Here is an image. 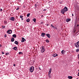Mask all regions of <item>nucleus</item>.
Masks as SVG:
<instances>
[{
	"instance_id": "obj_1",
	"label": "nucleus",
	"mask_w": 79,
	"mask_h": 79,
	"mask_svg": "<svg viewBox=\"0 0 79 79\" xmlns=\"http://www.w3.org/2000/svg\"><path fill=\"white\" fill-rule=\"evenodd\" d=\"M40 49L41 50V52L42 53H44V51H45V49L44 46H42L40 48Z\"/></svg>"
},
{
	"instance_id": "obj_2",
	"label": "nucleus",
	"mask_w": 79,
	"mask_h": 79,
	"mask_svg": "<svg viewBox=\"0 0 79 79\" xmlns=\"http://www.w3.org/2000/svg\"><path fill=\"white\" fill-rule=\"evenodd\" d=\"M34 67L33 66H32L30 68V71L31 73H32L33 71H34Z\"/></svg>"
},
{
	"instance_id": "obj_3",
	"label": "nucleus",
	"mask_w": 79,
	"mask_h": 79,
	"mask_svg": "<svg viewBox=\"0 0 79 79\" xmlns=\"http://www.w3.org/2000/svg\"><path fill=\"white\" fill-rule=\"evenodd\" d=\"M63 10L65 12H67L68 11V9L66 6H65L64 8L63 9Z\"/></svg>"
},
{
	"instance_id": "obj_4",
	"label": "nucleus",
	"mask_w": 79,
	"mask_h": 79,
	"mask_svg": "<svg viewBox=\"0 0 79 79\" xmlns=\"http://www.w3.org/2000/svg\"><path fill=\"white\" fill-rule=\"evenodd\" d=\"M9 20H12V21H14L15 20V18L14 17H12L10 18Z\"/></svg>"
},
{
	"instance_id": "obj_5",
	"label": "nucleus",
	"mask_w": 79,
	"mask_h": 79,
	"mask_svg": "<svg viewBox=\"0 0 79 79\" xmlns=\"http://www.w3.org/2000/svg\"><path fill=\"white\" fill-rule=\"evenodd\" d=\"M52 55V57H54L58 56V55L56 53V54H53V55Z\"/></svg>"
},
{
	"instance_id": "obj_6",
	"label": "nucleus",
	"mask_w": 79,
	"mask_h": 79,
	"mask_svg": "<svg viewBox=\"0 0 79 79\" xmlns=\"http://www.w3.org/2000/svg\"><path fill=\"white\" fill-rule=\"evenodd\" d=\"M7 33L9 34H10L12 33V31L11 30H9L7 31Z\"/></svg>"
},
{
	"instance_id": "obj_7",
	"label": "nucleus",
	"mask_w": 79,
	"mask_h": 79,
	"mask_svg": "<svg viewBox=\"0 0 79 79\" xmlns=\"http://www.w3.org/2000/svg\"><path fill=\"white\" fill-rule=\"evenodd\" d=\"M26 41V40L23 37L22 38V40H21V42H23Z\"/></svg>"
},
{
	"instance_id": "obj_8",
	"label": "nucleus",
	"mask_w": 79,
	"mask_h": 79,
	"mask_svg": "<svg viewBox=\"0 0 79 79\" xmlns=\"http://www.w3.org/2000/svg\"><path fill=\"white\" fill-rule=\"evenodd\" d=\"M45 35H46V34H45V33H42L41 36H42V37H44Z\"/></svg>"
},
{
	"instance_id": "obj_9",
	"label": "nucleus",
	"mask_w": 79,
	"mask_h": 79,
	"mask_svg": "<svg viewBox=\"0 0 79 79\" xmlns=\"http://www.w3.org/2000/svg\"><path fill=\"white\" fill-rule=\"evenodd\" d=\"M61 12L63 14H64L65 12V11L64 10H62L61 11Z\"/></svg>"
},
{
	"instance_id": "obj_10",
	"label": "nucleus",
	"mask_w": 79,
	"mask_h": 79,
	"mask_svg": "<svg viewBox=\"0 0 79 79\" xmlns=\"http://www.w3.org/2000/svg\"><path fill=\"white\" fill-rule=\"evenodd\" d=\"M48 76L50 78H52V77H51V74L50 73H49L48 74Z\"/></svg>"
},
{
	"instance_id": "obj_11",
	"label": "nucleus",
	"mask_w": 79,
	"mask_h": 79,
	"mask_svg": "<svg viewBox=\"0 0 79 79\" xmlns=\"http://www.w3.org/2000/svg\"><path fill=\"white\" fill-rule=\"evenodd\" d=\"M46 35L47 36H48V38H50V35L48 34H46Z\"/></svg>"
},
{
	"instance_id": "obj_12",
	"label": "nucleus",
	"mask_w": 79,
	"mask_h": 79,
	"mask_svg": "<svg viewBox=\"0 0 79 79\" xmlns=\"http://www.w3.org/2000/svg\"><path fill=\"white\" fill-rule=\"evenodd\" d=\"M77 9L79 11V6L77 5Z\"/></svg>"
},
{
	"instance_id": "obj_13",
	"label": "nucleus",
	"mask_w": 79,
	"mask_h": 79,
	"mask_svg": "<svg viewBox=\"0 0 79 79\" xmlns=\"http://www.w3.org/2000/svg\"><path fill=\"white\" fill-rule=\"evenodd\" d=\"M14 38H12V39H11V41H12V42H13L14 41Z\"/></svg>"
},
{
	"instance_id": "obj_14",
	"label": "nucleus",
	"mask_w": 79,
	"mask_h": 79,
	"mask_svg": "<svg viewBox=\"0 0 79 79\" xmlns=\"http://www.w3.org/2000/svg\"><path fill=\"white\" fill-rule=\"evenodd\" d=\"M15 44L17 45H18L19 44V43L17 41H15L14 42Z\"/></svg>"
},
{
	"instance_id": "obj_15",
	"label": "nucleus",
	"mask_w": 79,
	"mask_h": 79,
	"mask_svg": "<svg viewBox=\"0 0 79 79\" xmlns=\"http://www.w3.org/2000/svg\"><path fill=\"white\" fill-rule=\"evenodd\" d=\"M13 49L15 50H17V48L16 47H14L13 48Z\"/></svg>"
},
{
	"instance_id": "obj_16",
	"label": "nucleus",
	"mask_w": 79,
	"mask_h": 79,
	"mask_svg": "<svg viewBox=\"0 0 79 79\" xmlns=\"http://www.w3.org/2000/svg\"><path fill=\"white\" fill-rule=\"evenodd\" d=\"M26 21L27 22H29L30 21V19H28L26 20Z\"/></svg>"
},
{
	"instance_id": "obj_17",
	"label": "nucleus",
	"mask_w": 79,
	"mask_h": 79,
	"mask_svg": "<svg viewBox=\"0 0 79 79\" xmlns=\"http://www.w3.org/2000/svg\"><path fill=\"white\" fill-rule=\"evenodd\" d=\"M4 23L5 24H7V21H6V20H5L4 21Z\"/></svg>"
},
{
	"instance_id": "obj_18",
	"label": "nucleus",
	"mask_w": 79,
	"mask_h": 79,
	"mask_svg": "<svg viewBox=\"0 0 79 79\" xmlns=\"http://www.w3.org/2000/svg\"><path fill=\"white\" fill-rule=\"evenodd\" d=\"M52 69H51V68H50V69L49 70V72H48V73H50V74L51 73V71H52Z\"/></svg>"
},
{
	"instance_id": "obj_19",
	"label": "nucleus",
	"mask_w": 79,
	"mask_h": 79,
	"mask_svg": "<svg viewBox=\"0 0 79 79\" xmlns=\"http://www.w3.org/2000/svg\"><path fill=\"white\" fill-rule=\"evenodd\" d=\"M12 37H14V38H16V37L17 36H16V35L14 34L13 35H12Z\"/></svg>"
},
{
	"instance_id": "obj_20",
	"label": "nucleus",
	"mask_w": 79,
	"mask_h": 79,
	"mask_svg": "<svg viewBox=\"0 0 79 79\" xmlns=\"http://www.w3.org/2000/svg\"><path fill=\"white\" fill-rule=\"evenodd\" d=\"M68 78L69 79H72L73 78V77L69 76L68 77Z\"/></svg>"
},
{
	"instance_id": "obj_21",
	"label": "nucleus",
	"mask_w": 79,
	"mask_h": 79,
	"mask_svg": "<svg viewBox=\"0 0 79 79\" xmlns=\"http://www.w3.org/2000/svg\"><path fill=\"white\" fill-rule=\"evenodd\" d=\"M74 45H75V46L77 48L79 47V45H78V46H77V44H74Z\"/></svg>"
},
{
	"instance_id": "obj_22",
	"label": "nucleus",
	"mask_w": 79,
	"mask_h": 79,
	"mask_svg": "<svg viewBox=\"0 0 79 79\" xmlns=\"http://www.w3.org/2000/svg\"><path fill=\"white\" fill-rule=\"evenodd\" d=\"M64 50H62L61 51V53L62 54H64Z\"/></svg>"
},
{
	"instance_id": "obj_23",
	"label": "nucleus",
	"mask_w": 79,
	"mask_h": 79,
	"mask_svg": "<svg viewBox=\"0 0 79 79\" xmlns=\"http://www.w3.org/2000/svg\"><path fill=\"white\" fill-rule=\"evenodd\" d=\"M30 13H28V14H27V17H29L30 16Z\"/></svg>"
},
{
	"instance_id": "obj_24",
	"label": "nucleus",
	"mask_w": 79,
	"mask_h": 79,
	"mask_svg": "<svg viewBox=\"0 0 79 79\" xmlns=\"http://www.w3.org/2000/svg\"><path fill=\"white\" fill-rule=\"evenodd\" d=\"M34 22H36V19L35 18H34L33 20Z\"/></svg>"
},
{
	"instance_id": "obj_25",
	"label": "nucleus",
	"mask_w": 79,
	"mask_h": 79,
	"mask_svg": "<svg viewBox=\"0 0 79 79\" xmlns=\"http://www.w3.org/2000/svg\"><path fill=\"white\" fill-rule=\"evenodd\" d=\"M75 44H76V45H79V41H78L77 43Z\"/></svg>"
},
{
	"instance_id": "obj_26",
	"label": "nucleus",
	"mask_w": 79,
	"mask_h": 79,
	"mask_svg": "<svg viewBox=\"0 0 79 79\" xmlns=\"http://www.w3.org/2000/svg\"><path fill=\"white\" fill-rule=\"evenodd\" d=\"M45 41L47 43H49V41L48 40H46Z\"/></svg>"
},
{
	"instance_id": "obj_27",
	"label": "nucleus",
	"mask_w": 79,
	"mask_h": 79,
	"mask_svg": "<svg viewBox=\"0 0 79 79\" xmlns=\"http://www.w3.org/2000/svg\"><path fill=\"white\" fill-rule=\"evenodd\" d=\"M53 25H51V26L54 29L55 28V27H54V26H53Z\"/></svg>"
},
{
	"instance_id": "obj_28",
	"label": "nucleus",
	"mask_w": 79,
	"mask_h": 79,
	"mask_svg": "<svg viewBox=\"0 0 79 79\" xmlns=\"http://www.w3.org/2000/svg\"><path fill=\"white\" fill-rule=\"evenodd\" d=\"M22 54V52H19V55H20V54Z\"/></svg>"
},
{
	"instance_id": "obj_29",
	"label": "nucleus",
	"mask_w": 79,
	"mask_h": 79,
	"mask_svg": "<svg viewBox=\"0 0 79 79\" xmlns=\"http://www.w3.org/2000/svg\"><path fill=\"white\" fill-rule=\"evenodd\" d=\"M2 29H4L6 27L5 26H2Z\"/></svg>"
},
{
	"instance_id": "obj_30",
	"label": "nucleus",
	"mask_w": 79,
	"mask_h": 79,
	"mask_svg": "<svg viewBox=\"0 0 79 79\" xmlns=\"http://www.w3.org/2000/svg\"><path fill=\"white\" fill-rule=\"evenodd\" d=\"M9 54V52H7L6 54V55H8Z\"/></svg>"
},
{
	"instance_id": "obj_31",
	"label": "nucleus",
	"mask_w": 79,
	"mask_h": 79,
	"mask_svg": "<svg viewBox=\"0 0 79 79\" xmlns=\"http://www.w3.org/2000/svg\"><path fill=\"white\" fill-rule=\"evenodd\" d=\"M20 18H23V16L20 15Z\"/></svg>"
},
{
	"instance_id": "obj_32",
	"label": "nucleus",
	"mask_w": 79,
	"mask_h": 79,
	"mask_svg": "<svg viewBox=\"0 0 79 79\" xmlns=\"http://www.w3.org/2000/svg\"><path fill=\"white\" fill-rule=\"evenodd\" d=\"M19 8H18L16 9V10H19Z\"/></svg>"
},
{
	"instance_id": "obj_33",
	"label": "nucleus",
	"mask_w": 79,
	"mask_h": 79,
	"mask_svg": "<svg viewBox=\"0 0 79 79\" xmlns=\"http://www.w3.org/2000/svg\"><path fill=\"white\" fill-rule=\"evenodd\" d=\"M54 29H55V30H57V28H56V27H55L54 28Z\"/></svg>"
},
{
	"instance_id": "obj_34",
	"label": "nucleus",
	"mask_w": 79,
	"mask_h": 79,
	"mask_svg": "<svg viewBox=\"0 0 79 79\" xmlns=\"http://www.w3.org/2000/svg\"><path fill=\"white\" fill-rule=\"evenodd\" d=\"M66 22H67V23H68L69 22V21H68V19L66 20Z\"/></svg>"
},
{
	"instance_id": "obj_35",
	"label": "nucleus",
	"mask_w": 79,
	"mask_h": 79,
	"mask_svg": "<svg viewBox=\"0 0 79 79\" xmlns=\"http://www.w3.org/2000/svg\"><path fill=\"white\" fill-rule=\"evenodd\" d=\"M69 21H71V19H68Z\"/></svg>"
},
{
	"instance_id": "obj_36",
	"label": "nucleus",
	"mask_w": 79,
	"mask_h": 79,
	"mask_svg": "<svg viewBox=\"0 0 79 79\" xmlns=\"http://www.w3.org/2000/svg\"><path fill=\"white\" fill-rule=\"evenodd\" d=\"M2 55H3L4 54V52H2Z\"/></svg>"
},
{
	"instance_id": "obj_37",
	"label": "nucleus",
	"mask_w": 79,
	"mask_h": 79,
	"mask_svg": "<svg viewBox=\"0 0 79 79\" xmlns=\"http://www.w3.org/2000/svg\"><path fill=\"white\" fill-rule=\"evenodd\" d=\"M39 69L40 70H41V68H40V67H39Z\"/></svg>"
},
{
	"instance_id": "obj_38",
	"label": "nucleus",
	"mask_w": 79,
	"mask_h": 79,
	"mask_svg": "<svg viewBox=\"0 0 79 79\" xmlns=\"http://www.w3.org/2000/svg\"><path fill=\"white\" fill-rule=\"evenodd\" d=\"M7 35H4V37H6Z\"/></svg>"
},
{
	"instance_id": "obj_39",
	"label": "nucleus",
	"mask_w": 79,
	"mask_h": 79,
	"mask_svg": "<svg viewBox=\"0 0 79 79\" xmlns=\"http://www.w3.org/2000/svg\"><path fill=\"white\" fill-rule=\"evenodd\" d=\"M43 23H43V22H41V24H43Z\"/></svg>"
},
{
	"instance_id": "obj_40",
	"label": "nucleus",
	"mask_w": 79,
	"mask_h": 79,
	"mask_svg": "<svg viewBox=\"0 0 79 79\" xmlns=\"http://www.w3.org/2000/svg\"><path fill=\"white\" fill-rule=\"evenodd\" d=\"M2 9H0V11H2Z\"/></svg>"
},
{
	"instance_id": "obj_41",
	"label": "nucleus",
	"mask_w": 79,
	"mask_h": 79,
	"mask_svg": "<svg viewBox=\"0 0 79 79\" xmlns=\"http://www.w3.org/2000/svg\"><path fill=\"white\" fill-rule=\"evenodd\" d=\"M13 66H15V64H13Z\"/></svg>"
},
{
	"instance_id": "obj_42",
	"label": "nucleus",
	"mask_w": 79,
	"mask_h": 79,
	"mask_svg": "<svg viewBox=\"0 0 79 79\" xmlns=\"http://www.w3.org/2000/svg\"><path fill=\"white\" fill-rule=\"evenodd\" d=\"M49 25V24H47V26H48Z\"/></svg>"
},
{
	"instance_id": "obj_43",
	"label": "nucleus",
	"mask_w": 79,
	"mask_h": 79,
	"mask_svg": "<svg viewBox=\"0 0 79 79\" xmlns=\"http://www.w3.org/2000/svg\"><path fill=\"white\" fill-rule=\"evenodd\" d=\"M72 17H73V14H72Z\"/></svg>"
},
{
	"instance_id": "obj_44",
	"label": "nucleus",
	"mask_w": 79,
	"mask_h": 79,
	"mask_svg": "<svg viewBox=\"0 0 79 79\" xmlns=\"http://www.w3.org/2000/svg\"><path fill=\"white\" fill-rule=\"evenodd\" d=\"M78 58L79 59V54L78 55Z\"/></svg>"
},
{
	"instance_id": "obj_45",
	"label": "nucleus",
	"mask_w": 79,
	"mask_h": 79,
	"mask_svg": "<svg viewBox=\"0 0 79 79\" xmlns=\"http://www.w3.org/2000/svg\"><path fill=\"white\" fill-rule=\"evenodd\" d=\"M79 26V25H78V24L77 25V27H78V26Z\"/></svg>"
},
{
	"instance_id": "obj_46",
	"label": "nucleus",
	"mask_w": 79,
	"mask_h": 79,
	"mask_svg": "<svg viewBox=\"0 0 79 79\" xmlns=\"http://www.w3.org/2000/svg\"><path fill=\"white\" fill-rule=\"evenodd\" d=\"M2 47V45L1 44H0V47Z\"/></svg>"
},
{
	"instance_id": "obj_47",
	"label": "nucleus",
	"mask_w": 79,
	"mask_h": 79,
	"mask_svg": "<svg viewBox=\"0 0 79 79\" xmlns=\"http://www.w3.org/2000/svg\"><path fill=\"white\" fill-rule=\"evenodd\" d=\"M23 18H22V19H21V20H23Z\"/></svg>"
},
{
	"instance_id": "obj_48",
	"label": "nucleus",
	"mask_w": 79,
	"mask_h": 79,
	"mask_svg": "<svg viewBox=\"0 0 79 79\" xmlns=\"http://www.w3.org/2000/svg\"><path fill=\"white\" fill-rule=\"evenodd\" d=\"M45 10H45V9H44V11H45Z\"/></svg>"
},
{
	"instance_id": "obj_49",
	"label": "nucleus",
	"mask_w": 79,
	"mask_h": 79,
	"mask_svg": "<svg viewBox=\"0 0 79 79\" xmlns=\"http://www.w3.org/2000/svg\"><path fill=\"white\" fill-rule=\"evenodd\" d=\"M43 15L41 16V17H43Z\"/></svg>"
},
{
	"instance_id": "obj_50",
	"label": "nucleus",
	"mask_w": 79,
	"mask_h": 79,
	"mask_svg": "<svg viewBox=\"0 0 79 79\" xmlns=\"http://www.w3.org/2000/svg\"><path fill=\"white\" fill-rule=\"evenodd\" d=\"M77 76H79V74L77 75Z\"/></svg>"
},
{
	"instance_id": "obj_51",
	"label": "nucleus",
	"mask_w": 79,
	"mask_h": 79,
	"mask_svg": "<svg viewBox=\"0 0 79 79\" xmlns=\"http://www.w3.org/2000/svg\"><path fill=\"white\" fill-rule=\"evenodd\" d=\"M1 59V57H0V60Z\"/></svg>"
},
{
	"instance_id": "obj_52",
	"label": "nucleus",
	"mask_w": 79,
	"mask_h": 79,
	"mask_svg": "<svg viewBox=\"0 0 79 79\" xmlns=\"http://www.w3.org/2000/svg\"><path fill=\"white\" fill-rule=\"evenodd\" d=\"M78 74H79V72L78 73Z\"/></svg>"
},
{
	"instance_id": "obj_53",
	"label": "nucleus",
	"mask_w": 79,
	"mask_h": 79,
	"mask_svg": "<svg viewBox=\"0 0 79 79\" xmlns=\"http://www.w3.org/2000/svg\"><path fill=\"white\" fill-rule=\"evenodd\" d=\"M78 71L79 72V69L78 70Z\"/></svg>"
},
{
	"instance_id": "obj_54",
	"label": "nucleus",
	"mask_w": 79,
	"mask_h": 79,
	"mask_svg": "<svg viewBox=\"0 0 79 79\" xmlns=\"http://www.w3.org/2000/svg\"><path fill=\"white\" fill-rule=\"evenodd\" d=\"M77 79H78L77 78Z\"/></svg>"
}]
</instances>
